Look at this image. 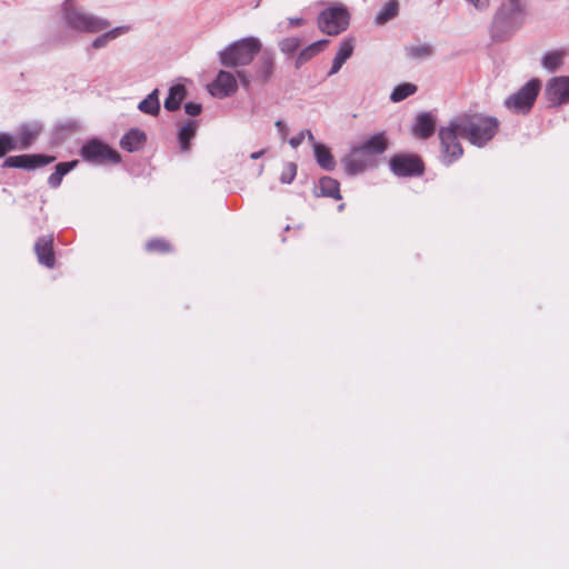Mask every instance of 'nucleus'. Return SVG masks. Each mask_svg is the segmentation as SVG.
Wrapping results in <instances>:
<instances>
[{"label": "nucleus", "instance_id": "obj_26", "mask_svg": "<svg viewBox=\"0 0 569 569\" xmlns=\"http://www.w3.org/2000/svg\"><path fill=\"white\" fill-rule=\"evenodd\" d=\"M129 30L130 28L127 26L113 28L108 32L103 33L102 36L96 38L92 42V47L94 49L103 48L104 46H107L109 41L114 40L116 38L120 37L121 34H124Z\"/></svg>", "mask_w": 569, "mask_h": 569}, {"label": "nucleus", "instance_id": "obj_42", "mask_svg": "<svg viewBox=\"0 0 569 569\" xmlns=\"http://www.w3.org/2000/svg\"><path fill=\"white\" fill-rule=\"evenodd\" d=\"M303 131L306 132V137L309 139V141H311L313 144H315V143H317V142L315 141V137H313V134L311 133V131H309V130H303Z\"/></svg>", "mask_w": 569, "mask_h": 569}, {"label": "nucleus", "instance_id": "obj_45", "mask_svg": "<svg viewBox=\"0 0 569 569\" xmlns=\"http://www.w3.org/2000/svg\"><path fill=\"white\" fill-rule=\"evenodd\" d=\"M475 3H476V7H477V8H480V6H479V4H485L486 2H485V1H481V2H475Z\"/></svg>", "mask_w": 569, "mask_h": 569}, {"label": "nucleus", "instance_id": "obj_8", "mask_svg": "<svg viewBox=\"0 0 569 569\" xmlns=\"http://www.w3.org/2000/svg\"><path fill=\"white\" fill-rule=\"evenodd\" d=\"M390 168L397 176L410 177L422 174L425 164L419 156L397 154L390 159Z\"/></svg>", "mask_w": 569, "mask_h": 569}, {"label": "nucleus", "instance_id": "obj_14", "mask_svg": "<svg viewBox=\"0 0 569 569\" xmlns=\"http://www.w3.org/2000/svg\"><path fill=\"white\" fill-rule=\"evenodd\" d=\"M436 131V120L430 113H421L417 117L412 132L420 139H428Z\"/></svg>", "mask_w": 569, "mask_h": 569}, {"label": "nucleus", "instance_id": "obj_32", "mask_svg": "<svg viewBox=\"0 0 569 569\" xmlns=\"http://www.w3.org/2000/svg\"><path fill=\"white\" fill-rule=\"evenodd\" d=\"M301 46L302 41L297 37H288L279 42L280 51L286 54L296 52Z\"/></svg>", "mask_w": 569, "mask_h": 569}, {"label": "nucleus", "instance_id": "obj_19", "mask_svg": "<svg viewBox=\"0 0 569 569\" xmlns=\"http://www.w3.org/2000/svg\"><path fill=\"white\" fill-rule=\"evenodd\" d=\"M327 44L328 40H319L303 48L296 57L295 67L297 69L301 68L305 63L320 53Z\"/></svg>", "mask_w": 569, "mask_h": 569}, {"label": "nucleus", "instance_id": "obj_30", "mask_svg": "<svg viewBox=\"0 0 569 569\" xmlns=\"http://www.w3.org/2000/svg\"><path fill=\"white\" fill-rule=\"evenodd\" d=\"M146 250L152 253H168L171 251V244L166 239L154 238L146 243Z\"/></svg>", "mask_w": 569, "mask_h": 569}, {"label": "nucleus", "instance_id": "obj_22", "mask_svg": "<svg viewBox=\"0 0 569 569\" xmlns=\"http://www.w3.org/2000/svg\"><path fill=\"white\" fill-rule=\"evenodd\" d=\"M187 91L184 86L176 84L170 88L169 94L164 100V108L169 111H176L180 108L182 100L186 98Z\"/></svg>", "mask_w": 569, "mask_h": 569}, {"label": "nucleus", "instance_id": "obj_18", "mask_svg": "<svg viewBox=\"0 0 569 569\" xmlns=\"http://www.w3.org/2000/svg\"><path fill=\"white\" fill-rule=\"evenodd\" d=\"M146 134L139 129H131L120 140V146L123 150L133 152L139 150L146 142Z\"/></svg>", "mask_w": 569, "mask_h": 569}, {"label": "nucleus", "instance_id": "obj_20", "mask_svg": "<svg viewBox=\"0 0 569 569\" xmlns=\"http://www.w3.org/2000/svg\"><path fill=\"white\" fill-rule=\"evenodd\" d=\"M198 130V122L196 120L186 121L178 132V140L180 150L188 152L191 148L190 141L194 138Z\"/></svg>", "mask_w": 569, "mask_h": 569}, {"label": "nucleus", "instance_id": "obj_31", "mask_svg": "<svg viewBox=\"0 0 569 569\" xmlns=\"http://www.w3.org/2000/svg\"><path fill=\"white\" fill-rule=\"evenodd\" d=\"M398 14V2H388L383 9L377 14L376 23L385 24Z\"/></svg>", "mask_w": 569, "mask_h": 569}, {"label": "nucleus", "instance_id": "obj_38", "mask_svg": "<svg viewBox=\"0 0 569 569\" xmlns=\"http://www.w3.org/2000/svg\"><path fill=\"white\" fill-rule=\"evenodd\" d=\"M305 138H306V132L301 131L296 137L291 138L289 140V143L292 148H298L302 143Z\"/></svg>", "mask_w": 569, "mask_h": 569}, {"label": "nucleus", "instance_id": "obj_37", "mask_svg": "<svg viewBox=\"0 0 569 569\" xmlns=\"http://www.w3.org/2000/svg\"><path fill=\"white\" fill-rule=\"evenodd\" d=\"M33 140V134L30 132H24L21 139L18 142V149H27Z\"/></svg>", "mask_w": 569, "mask_h": 569}, {"label": "nucleus", "instance_id": "obj_25", "mask_svg": "<svg viewBox=\"0 0 569 569\" xmlns=\"http://www.w3.org/2000/svg\"><path fill=\"white\" fill-rule=\"evenodd\" d=\"M139 110L143 113L157 116L160 110V103L158 99V89H154L150 94L147 96L138 106Z\"/></svg>", "mask_w": 569, "mask_h": 569}, {"label": "nucleus", "instance_id": "obj_15", "mask_svg": "<svg viewBox=\"0 0 569 569\" xmlns=\"http://www.w3.org/2000/svg\"><path fill=\"white\" fill-rule=\"evenodd\" d=\"M316 197H328L335 200L341 199L340 183L331 177H322L315 189Z\"/></svg>", "mask_w": 569, "mask_h": 569}, {"label": "nucleus", "instance_id": "obj_35", "mask_svg": "<svg viewBox=\"0 0 569 569\" xmlns=\"http://www.w3.org/2000/svg\"><path fill=\"white\" fill-rule=\"evenodd\" d=\"M519 11L518 2L510 1L508 4H503L496 17V23H503L508 18L505 16L506 12Z\"/></svg>", "mask_w": 569, "mask_h": 569}, {"label": "nucleus", "instance_id": "obj_23", "mask_svg": "<svg viewBox=\"0 0 569 569\" xmlns=\"http://www.w3.org/2000/svg\"><path fill=\"white\" fill-rule=\"evenodd\" d=\"M77 164V160L58 163L54 172L48 178V184L53 189L58 188L62 182L63 176L70 172Z\"/></svg>", "mask_w": 569, "mask_h": 569}, {"label": "nucleus", "instance_id": "obj_12", "mask_svg": "<svg viewBox=\"0 0 569 569\" xmlns=\"http://www.w3.org/2000/svg\"><path fill=\"white\" fill-rule=\"evenodd\" d=\"M345 167L349 174H357L373 164V159H371L363 149L356 147L351 150V152L345 159Z\"/></svg>", "mask_w": 569, "mask_h": 569}, {"label": "nucleus", "instance_id": "obj_13", "mask_svg": "<svg viewBox=\"0 0 569 569\" xmlns=\"http://www.w3.org/2000/svg\"><path fill=\"white\" fill-rule=\"evenodd\" d=\"M34 251L38 258V261L47 267L53 268L56 263L54 252H53V237L52 236H43L39 238L34 244Z\"/></svg>", "mask_w": 569, "mask_h": 569}, {"label": "nucleus", "instance_id": "obj_9", "mask_svg": "<svg viewBox=\"0 0 569 569\" xmlns=\"http://www.w3.org/2000/svg\"><path fill=\"white\" fill-rule=\"evenodd\" d=\"M546 98L553 106L569 103V77H553L548 81L546 88Z\"/></svg>", "mask_w": 569, "mask_h": 569}, {"label": "nucleus", "instance_id": "obj_21", "mask_svg": "<svg viewBox=\"0 0 569 569\" xmlns=\"http://www.w3.org/2000/svg\"><path fill=\"white\" fill-rule=\"evenodd\" d=\"M315 151V158L318 162V164L328 171H331L335 169L336 161L333 159V156L331 154L330 150L322 143H315L313 146Z\"/></svg>", "mask_w": 569, "mask_h": 569}, {"label": "nucleus", "instance_id": "obj_10", "mask_svg": "<svg viewBox=\"0 0 569 569\" xmlns=\"http://www.w3.org/2000/svg\"><path fill=\"white\" fill-rule=\"evenodd\" d=\"M56 160L52 156L44 154H19L8 157L2 163L3 168H18L32 170L39 167L47 166Z\"/></svg>", "mask_w": 569, "mask_h": 569}, {"label": "nucleus", "instance_id": "obj_3", "mask_svg": "<svg viewBox=\"0 0 569 569\" xmlns=\"http://www.w3.org/2000/svg\"><path fill=\"white\" fill-rule=\"evenodd\" d=\"M539 91L540 81L532 79L506 100V107L515 112L527 113L532 108Z\"/></svg>", "mask_w": 569, "mask_h": 569}, {"label": "nucleus", "instance_id": "obj_4", "mask_svg": "<svg viewBox=\"0 0 569 569\" xmlns=\"http://www.w3.org/2000/svg\"><path fill=\"white\" fill-rule=\"evenodd\" d=\"M80 154L86 161L97 164L118 163L121 160L117 150L98 140H90L83 144Z\"/></svg>", "mask_w": 569, "mask_h": 569}, {"label": "nucleus", "instance_id": "obj_24", "mask_svg": "<svg viewBox=\"0 0 569 569\" xmlns=\"http://www.w3.org/2000/svg\"><path fill=\"white\" fill-rule=\"evenodd\" d=\"M274 67V60L272 54L263 53L257 64V78L262 82H266L272 74Z\"/></svg>", "mask_w": 569, "mask_h": 569}, {"label": "nucleus", "instance_id": "obj_40", "mask_svg": "<svg viewBox=\"0 0 569 569\" xmlns=\"http://www.w3.org/2000/svg\"><path fill=\"white\" fill-rule=\"evenodd\" d=\"M276 127L278 128L280 134H281V138L282 140H284L287 138V134H288V129H287V126L283 121L281 120H278L276 122Z\"/></svg>", "mask_w": 569, "mask_h": 569}, {"label": "nucleus", "instance_id": "obj_7", "mask_svg": "<svg viewBox=\"0 0 569 569\" xmlns=\"http://www.w3.org/2000/svg\"><path fill=\"white\" fill-rule=\"evenodd\" d=\"M459 131L455 127V119L450 121L448 127H441L439 138L441 152L447 163H451L462 156V147L458 141Z\"/></svg>", "mask_w": 569, "mask_h": 569}, {"label": "nucleus", "instance_id": "obj_41", "mask_svg": "<svg viewBox=\"0 0 569 569\" xmlns=\"http://www.w3.org/2000/svg\"><path fill=\"white\" fill-rule=\"evenodd\" d=\"M303 23H305V20L302 18H290L289 19L290 27H300Z\"/></svg>", "mask_w": 569, "mask_h": 569}, {"label": "nucleus", "instance_id": "obj_1", "mask_svg": "<svg viewBox=\"0 0 569 569\" xmlns=\"http://www.w3.org/2000/svg\"><path fill=\"white\" fill-rule=\"evenodd\" d=\"M459 136L472 144L482 147L496 134L499 123L493 117L480 113L461 114L455 119Z\"/></svg>", "mask_w": 569, "mask_h": 569}, {"label": "nucleus", "instance_id": "obj_36", "mask_svg": "<svg viewBox=\"0 0 569 569\" xmlns=\"http://www.w3.org/2000/svg\"><path fill=\"white\" fill-rule=\"evenodd\" d=\"M184 110L189 116L194 117V116L200 114V112L202 110V106L200 103H196V102H188L184 106Z\"/></svg>", "mask_w": 569, "mask_h": 569}, {"label": "nucleus", "instance_id": "obj_27", "mask_svg": "<svg viewBox=\"0 0 569 569\" xmlns=\"http://www.w3.org/2000/svg\"><path fill=\"white\" fill-rule=\"evenodd\" d=\"M567 56L565 50H555L546 53L542 58V66L553 72L563 63V58Z\"/></svg>", "mask_w": 569, "mask_h": 569}, {"label": "nucleus", "instance_id": "obj_28", "mask_svg": "<svg viewBox=\"0 0 569 569\" xmlns=\"http://www.w3.org/2000/svg\"><path fill=\"white\" fill-rule=\"evenodd\" d=\"M417 86L410 82H405L397 86L390 94V100L393 102H400L406 98L417 92Z\"/></svg>", "mask_w": 569, "mask_h": 569}, {"label": "nucleus", "instance_id": "obj_17", "mask_svg": "<svg viewBox=\"0 0 569 569\" xmlns=\"http://www.w3.org/2000/svg\"><path fill=\"white\" fill-rule=\"evenodd\" d=\"M387 147H388V142H387L385 133L373 134L368 140H366L361 146H359V148L363 149V151L371 159H373L375 156L385 152Z\"/></svg>", "mask_w": 569, "mask_h": 569}, {"label": "nucleus", "instance_id": "obj_34", "mask_svg": "<svg viewBox=\"0 0 569 569\" xmlns=\"http://www.w3.org/2000/svg\"><path fill=\"white\" fill-rule=\"evenodd\" d=\"M297 176V164L295 162H286L282 167L280 181L282 183H291Z\"/></svg>", "mask_w": 569, "mask_h": 569}, {"label": "nucleus", "instance_id": "obj_29", "mask_svg": "<svg viewBox=\"0 0 569 569\" xmlns=\"http://www.w3.org/2000/svg\"><path fill=\"white\" fill-rule=\"evenodd\" d=\"M406 52L412 59L420 60L430 57L433 52V49L430 44L420 43L406 47Z\"/></svg>", "mask_w": 569, "mask_h": 569}, {"label": "nucleus", "instance_id": "obj_43", "mask_svg": "<svg viewBox=\"0 0 569 569\" xmlns=\"http://www.w3.org/2000/svg\"><path fill=\"white\" fill-rule=\"evenodd\" d=\"M303 131L306 132V137L309 139V141H311L313 144H315V143H317V142L315 141V137H313V134L311 133V131H309V130H303Z\"/></svg>", "mask_w": 569, "mask_h": 569}, {"label": "nucleus", "instance_id": "obj_16", "mask_svg": "<svg viewBox=\"0 0 569 569\" xmlns=\"http://www.w3.org/2000/svg\"><path fill=\"white\" fill-rule=\"evenodd\" d=\"M353 49L355 46L351 39H345L340 43L338 51L332 60V66L328 72V76L336 74L341 69L343 63L352 56Z\"/></svg>", "mask_w": 569, "mask_h": 569}, {"label": "nucleus", "instance_id": "obj_39", "mask_svg": "<svg viewBox=\"0 0 569 569\" xmlns=\"http://www.w3.org/2000/svg\"><path fill=\"white\" fill-rule=\"evenodd\" d=\"M237 76L241 82V84L244 87V88H249L250 86V78L248 76V73L246 71H238L237 72Z\"/></svg>", "mask_w": 569, "mask_h": 569}, {"label": "nucleus", "instance_id": "obj_11", "mask_svg": "<svg viewBox=\"0 0 569 569\" xmlns=\"http://www.w3.org/2000/svg\"><path fill=\"white\" fill-rule=\"evenodd\" d=\"M238 83L236 77L228 71H219L216 79L208 86L209 92L219 99L236 93Z\"/></svg>", "mask_w": 569, "mask_h": 569}, {"label": "nucleus", "instance_id": "obj_2", "mask_svg": "<svg viewBox=\"0 0 569 569\" xmlns=\"http://www.w3.org/2000/svg\"><path fill=\"white\" fill-rule=\"evenodd\" d=\"M261 44L256 38H246L229 46L220 53L224 67L236 68L249 64L260 51Z\"/></svg>", "mask_w": 569, "mask_h": 569}, {"label": "nucleus", "instance_id": "obj_5", "mask_svg": "<svg viewBox=\"0 0 569 569\" xmlns=\"http://www.w3.org/2000/svg\"><path fill=\"white\" fill-rule=\"evenodd\" d=\"M66 20L71 28L83 32H99L110 27L107 20L83 13L73 8L66 9Z\"/></svg>", "mask_w": 569, "mask_h": 569}, {"label": "nucleus", "instance_id": "obj_44", "mask_svg": "<svg viewBox=\"0 0 569 569\" xmlns=\"http://www.w3.org/2000/svg\"><path fill=\"white\" fill-rule=\"evenodd\" d=\"M261 153H262V152H260V151H259V152H253V153L251 154V158H252V159H258V158L261 156Z\"/></svg>", "mask_w": 569, "mask_h": 569}, {"label": "nucleus", "instance_id": "obj_6", "mask_svg": "<svg viewBox=\"0 0 569 569\" xmlns=\"http://www.w3.org/2000/svg\"><path fill=\"white\" fill-rule=\"evenodd\" d=\"M318 24L322 32L337 36L349 24V14L343 8H330L321 12Z\"/></svg>", "mask_w": 569, "mask_h": 569}, {"label": "nucleus", "instance_id": "obj_33", "mask_svg": "<svg viewBox=\"0 0 569 569\" xmlns=\"http://www.w3.org/2000/svg\"><path fill=\"white\" fill-rule=\"evenodd\" d=\"M16 149H18L16 139L8 133H0V158Z\"/></svg>", "mask_w": 569, "mask_h": 569}]
</instances>
